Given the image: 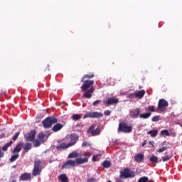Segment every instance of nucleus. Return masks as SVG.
Returning <instances> with one entry per match:
<instances>
[{
	"instance_id": "obj_17",
	"label": "nucleus",
	"mask_w": 182,
	"mask_h": 182,
	"mask_svg": "<svg viewBox=\"0 0 182 182\" xmlns=\"http://www.w3.org/2000/svg\"><path fill=\"white\" fill-rule=\"evenodd\" d=\"M22 147H23V143L19 142L18 144H17V145L16 146V147H14L13 150L14 154H18V153H19L21 150H22Z\"/></svg>"
},
{
	"instance_id": "obj_28",
	"label": "nucleus",
	"mask_w": 182,
	"mask_h": 182,
	"mask_svg": "<svg viewBox=\"0 0 182 182\" xmlns=\"http://www.w3.org/2000/svg\"><path fill=\"white\" fill-rule=\"evenodd\" d=\"M93 77H95V75H93V74H86L82 77L81 82H83V80H85V79H92Z\"/></svg>"
},
{
	"instance_id": "obj_37",
	"label": "nucleus",
	"mask_w": 182,
	"mask_h": 182,
	"mask_svg": "<svg viewBox=\"0 0 182 182\" xmlns=\"http://www.w3.org/2000/svg\"><path fill=\"white\" fill-rule=\"evenodd\" d=\"M19 134H21V132H16L12 137V140H14V141H16V139H18V137H19Z\"/></svg>"
},
{
	"instance_id": "obj_3",
	"label": "nucleus",
	"mask_w": 182,
	"mask_h": 182,
	"mask_svg": "<svg viewBox=\"0 0 182 182\" xmlns=\"http://www.w3.org/2000/svg\"><path fill=\"white\" fill-rule=\"evenodd\" d=\"M136 177V172L129 168H125L123 171H120V178H134Z\"/></svg>"
},
{
	"instance_id": "obj_45",
	"label": "nucleus",
	"mask_w": 182,
	"mask_h": 182,
	"mask_svg": "<svg viewBox=\"0 0 182 182\" xmlns=\"http://www.w3.org/2000/svg\"><path fill=\"white\" fill-rule=\"evenodd\" d=\"M84 156L87 157V159H89L90 157V152H86L85 153Z\"/></svg>"
},
{
	"instance_id": "obj_33",
	"label": "nucleus",
	"mask_w": 182,
	"mask_h": 182,
	"mask_svg": "<svg viewBox=\"0 0 182 182\" xmlns=\"http://www.w3.org/2000/svg\"><path fill=\"white\" fill-rule=\"evenodd\" d=\"M81 118H82V115L77 114H75L72 116L73 120H75V121L80 120Z\"/></svg>"
},
{
	"instance_id": "obj_16",
	"label": "nucleus",
	"mask_w": 182,
	"mask_h": 182,
	"mask_svg": "<svg viewBox=\"0 0 182 182\" xmlns=\"http://www.w3.org/2000/svg\"><path fill=\"white\" fill-rule=\"evenodd\" d=\"M31 180V173H24L19 177V181H29Z\"/></svg>"
},
{
	"instance_id": "obj_40",
	"label": "nucleus",
	"mask_w": 182,
	"mask_h": 182,
	"mask_svg": "<svg viewBox=\"0 0 182 182\" xmlns=\"http://www.w3.org/2000/svg\"><path fill=\"white\" fill-rule=\"evenodd\" d=\"M167 149V146H163L162 148H160L159 149H158V153H163V151H166Z\"/></svg>"
},
{
	"instance_id": "obj_46",
	"label": "nucleus",
	"mask_w": 182,
	"mask_h": 182,
	"mask_svg": "<svg viewBox=\"0 0 182 182\" xmlns=\"http://www.w3.org/2000/svg\"><path fill=\"white\" fill-rule=\"evenodd\" d=\"M4 152H2V151L0 149V159L4 157Z\"/></svg>"
},
{
	"instance_id": "obj_13",
	"label": "nucleus",
	"mask_w": 182,
	"mask_h": 182,
	"mask_svg": "<svg viewBox=\"0 0 182 182\" xmlns=\"http://www.w3.org/2000/svg\"><path fill=\"white\" fill-rule=\"evenodd\" d=\"M88 132L92 134V136H99V134H100V127H97L95 129V125H92L89 128Z\"/></svg>"
},
{
	"instance_id": "obj_26",
	"label": "nucleus",
	"mask_w": 182,
	"mask_h": 182,
	"mask_svg": "<svg viewBox=\"0 0 182 182\" xmlns=\"http://www.w3.org/2000/svg\"><path fill=\"white\" fill-rule=\"evenodd\" d=\"M18 159H19V154H14L10 158V163H14V161H16Z\"/></svg>"
},
{
	"instance_id": "obj_1",
	"label": "nucleus",
	"mask_w": 182,
	"mask_h": 182,
	"mask_svg": "<svg viewBox=\"0 0 182 182\" xmlns=\"http://www.w3.org/2000/svg\"><path fill=\"white\" fill-rule=\"evenodd\" d=\"M82 85L80 87L82 92H85L83 96L85 99H90L92 97V93L95 92L93 85L95 84L94 80H85L82 82Z\"/></svg>"
},
{
	"instance_id": "obj_43",
	"label": "nucleus",
	"mask_w": 182,
	"mask_h": 182,
	"mask_svg": "<svg viewBox=\"0 0 182 182\" xmlns=\"http://www.w3.org/2000/svg\"><path fill=\"white\" fill-rule=\"evenodd\" d=\"M96 180L97 179L95 178H90L87 180V182H95Z\"/></svg>"
},
{
	"instance_id": "obj_14",
	"label": "nucleus",
	"mask_w": 182,
	"mask_h": 182,
	"mask_svg": "<svg viewBox=\"0 0 182 182\" xmlns=\"http://www.w3.org/2000/svg\"><path fill=\"white\" fill-rule=\"evenodd\" d=\"M36 136V131L31 130L27 136H25L26 141H35V137Z\"/></svg>"
},
{
	"instance_id": "obj_38",
	"label": "nucleus",
	"mask_w": 182,
	"mask_h": 182,
	"mask_svg": "<svg viewBox=\"0 0 182 182\" xmlns=\"http://www.w3.org/2000/svg\"><path fill=\"white\" fill-rule=\"evenodd\" d=\"M33 146L34 147H39V146H41V141L38 139L35 140L33 141Z\"/></svg>"
},
{
	"instance_id": "obj_47",
	"label": "nucleus",
	"mask_w": 182,
	"mask_h": 182,
	"mask_svg": "<svg viewBox=\"0 0 182 182\" xmlns=\"http://www.w3.org/2000/svg\"><path fill=\"white\" fill-rule=\"evenodd\" d=\"M141 146L142 147H144V146H146V142L142 143Z\"/></svg>"
},
{
	"instance_id": "obj_4",
	"label": "nucleus",
	"mask_w": 182,
	"mask_h": 182,
	"mask_svg": "<svg viewBox=\"0 0 182 182\" xmlns=\"http://www.w3.org/2000/svg\"><path fill=\"white\" fill-rule=\"evenodd\" d=\"M42 162L40 159H36L34 160V166L32 171V176H41V173H42Z\"/></svg>"
},
{
	"instance_id": "obj_44",
	"label": "nucleus",
	"mask_w": 182,
	"mask_h": 182,
	"mask_svg": "<svg viewBox=\"0 0 182 182\" xmlns=\"http://www.w3.org/2000/svg\"><path fill=\"white\" fill-rule=\"evenodd\" d=\"M90 146L89 143H87V142H86V141H84V142H82V147H87V146Z\"/></svg>"
},
{
	"instance_id": "obj_7",
	"label": "nucleus",
	"mask_w": 182,
	"mask_h": 182,
	"mask_svg": "<svg viewBox=\"0 0 182 182\" xmlns=\"http://www.w3.org/2000/svg\"><path fill=\"white\" fill-rule=\"evenodd\" d=\"M69 147H71V146L69 144V139L68 137H65L62 140L58 141V144L55 146L57 150H60V149L64 150L65 149H69Z\"/></svg>"
},
{
	"instance_id": "obj_31",
	"label": "nucleus",
	"mask_w": 182,
	"mask_h": 182,
	"mask_svg": "<svg viewBox=\"0 0 182 182\" xmlns=\"http://www.w3.org/2000/svg\"><path fill=\"white\" fill-rule=\"evenodd\" d=\"M101 157H102V154L94 155L92 156V161H99Z\"/></svg>"
},
{
	"instance_id": "obj_39",
	"label": "nucleus",
	"mask_w": 182,
	"mask_h": 182,
	"mask_svg": "<svg viewBox=\"0 0 182 182\" xmlns=\"http://www.w3.org/2000/svg\"><path fill=\"white\" fill-rule=\"evenodd\" d=\"M170 159H171V156H162V161L164 162L168 161Z\"/></svg>"
},
{
	"instance_id": "obj_19",
	"label": "nucleus",
	"mask_w": 182,
	"mask_h": 182,
	"mask_svg": "<svg viewBox=\"0 0 182 182\" xmlns=\"http://www.w3.org/2000/svg\"><path fill=\"white\" fill-rule=\"evenodd\" d=\"M119 103V100L117 98H110L107 100L106 105L110 106L111 105H117Z\"/></svg>"
},
{
	"instance_id": "obj_49",
	"label": "nucleus",
	"mask_w": 182,
	"mask_h": 182,
	"mask_svg": "<svg viewBox=\"0 0 182 182\" xmlns=\"http://www.w3.org/2000/svg\"><path fill=\"white\" fill-rule=\"evenodd\" d=\"M149 143H150V144H151V141H150Z\"/></svg>"
},
{
	"instance_id": "obj_27",
	"label": "nucleus",
	"mask_w": 182,
	"mask_h": 182,
	"mask_svg": "<svg viewBox=\"0 0 182 182\" xmlns=\"http://www.w3.org/2000/svg\"><path fill=\"white\" fill-rule=\"evenodd\" d=\"M79 153L76 151H73L68 155V159H75V157H79Z\"/></svg>"
},
{
	"instance_id": "obj_25",
	"label": "nucleus",
	"mask_w": 182,
	"mask_h": 182,
	"mask_svg": "<svg viewBox=\"0 0 182 182\" xmlns=\"http://www.w3.org/2000/svg\"><path fill=\"white\" fill-rule=\"evenodd\" d=\"M102 166L104 167V168H109L112 167V163L109 161H104L102 162Z\"/></svg>"
},
{
	"instance_id": "obj_5",
	"label": "nucleus",
	"mask_w": 182,
	"mask_h": 182,
	"mask_svg": "<svg viewBox=\"0 0 182 182\" xmlns=\"http://www.w3.org/2000/svg\"><path fill=\"white\" fill-rule=\"evenodd\" d=\"M55 123H58V119L55 117H48L42 122L44 129H50Z\"/></svg>"
},
{
	"instance_id": "obj_18",
	"label": "nucleus",
	"mask_w": 182,
	"mask_h": 182,
	"mask_svg": "<svg viewBox=\"0 0 182 182\" xmlns=\"http://www.w3.org/2000/svg\"><path fill=\"white\" fill-rule=\"evenodd\" d=\"M62 129H63V124L58 123L53 127L52 130L54 132H57L62 130Z\"/></svg>"
},
{
	"instance_id": "obj_48",
	"label": "nucleus",
	"mask_w": 182,
	"mask_h": 182,
	"mask_svg": "<svg viewBox=\"0 0 182 182\" xmlns=\"http://www.w3.org/2000/svg\"><path fill=\"white\" fill-rule=\"evenodd\" d=\"M107 182H112V181L109 180V181H107Z\"/></svg>"
},
{
	"instance_id": "obj_35",
	"label": "nucleus",
	"mask_w": 182,
	"mask_h": 182,
	"mask_svg": "<svg viewBox=\"0 0 182 182\" xmlns=\"http://www.w3.org/2000/svg\"><path fill=\"white\" fill-rule=\"evenodd\" d=\"M161 136H170V133L168 132V130L164 129L161 132Z\"/></svg>"
},
{
	"instance_id": "obj_10",
	"label": "nucleus",
	"mask_w": 182,
	"mask_h": 182,
	"mask_svg": "<svg viewBox=\"0 0 182 182\" xmlns=\"http://www.w3.org/2000/svg\"><path fill=\"white\" fill-rule=\"evenodd\" d=\"M144 95H146V92L144 90L140 91H136L134 94H130V99H134V97H137V99H143L144 97Z\"/></svg>"
},
{
	"instance_id": "obj_15",
	"label": "nucleus",
	"mask_w": 182,
	"mask_h": 182,
	"mask_svg": "<svg viewBox=\"0 0 182 182\" xmlns=\"http://www.w3.org/2000/svg\"><path fill=\"white\" fill-rule=\"evenodd\" d=\"M134 161L136 163H143L144 161V154H136L134 157Z\"/></svg>"
},
{
	"instance_id": "obj_34",
	"label": "nucleus",
	"mask_w": 182,
	"mask_h": 182,
	"mask_svg": "<svg viewBox=\"0 0 182 182\" xmlns=\"http://www.w3.org/2000/svg\"><path fill=\"white\" fill-rule=\"evenodd\" d=\"M149 181V177L147 176H143L139 178L138 182H148Z\"/></svg>"
},
{
	"instance_id": "obj_23",
	"label": "nucleus",
	"mask_w": 182,
	"mask_h": 182,
	"mask_svg": "<svg viewBox=\"0 0 182 182\" xmlns=\"http://www.w3.org/2000/svg\"><path fill=\"white\" fill-rule=\"evenodd\" d=\"M14 144V141H10L9 143L5 144V145L2 147L3 151H6L8 150V148L11 147Z\"/></svg>"
},
{
	"instance_id": "obj_20",
	"label": "nucleus",
	"mask_w": 182,
	"mask_h": 182,
	"mask_svg": "<svg viewBox=\"0 0 182 182\" xmlns=\"http://www.w3.org/2000/svg\"><path fill=\"white\" fill-rule=\"evenodd\" d=\"M75 164H83L85 163H87V161H89V159L87 158H77L75 159Z\"/></svg>"
},
{
	"instance_id": "obj_24",
	"label": "nucleus",
	"mask_w": 182,
	"mask_h": 182,
	"mask_svg": "<svg viewBox=\"0 0 182 182\" xmlns=\"http://www.w3.org/2000/svg\"><path fill=\"white\" fill-rule=\"evenodd\" d=\"M159 134V131L157 129L150 130L147 132V134H150L151 137H156Z\"/></svg>"
},
{
	"instance_id": "obj_8",
	"label": "nucleus",
	"mask_w": 182,
	"mask_h": 182,
	"mask_svg": "<svg viewBox=\"0 0 182 182\" xmlns=\"http://www.w3.org/2000/svg\"><path fill=\"white\" fill-rule=\"evenodd\" d=\"M87 117H90L91 119H100L103 117V114L102 112H87L84 114L83 119H87Z\"/></svg>"
},
{
	"instance_id": "obj_21",
	"label": "nucleus",
	"mask_w": 182,
	"mask_h": 182,
	"mask_svg": "<svg viewBox=\"0 0 182 182\" xmlns=\"http://www.w3.org/2000/svg\"><path fill=\"white\" fill-rule=\"evenodd\" d=\"M58 180H60V182H69V178H68L65 173H62L58 176Z\"/></svg>"
},
{
	"instance_id": "obj_29",
	"label": "nucleus",
	"mask_w": 182,
	"mask_h": 182,
	"mask_svg": "<svg viewBox=\"0 0 182 182\" xmlns=\"http://www.w3.org/2000/svg\"><path fill=\"white\" fill-rule=\"evenodd\" d=\"M149 161H151V163H159V158L153 155L150 157Z\"/></svg>"
},
{
	"instance_id": "obj_42",
	"label": "nucleus",
	"mask_w": 182,
	"mask_h": 182,
	"mask_svg": "<svg viewBox=\"0 0 182 182\" xmlns=\"http://www.w3.org/2000/svg\"><path fill=\"white\" fill-rule=\"evenodd\" d=\"M111 113H112V111L110 110H106L104 112V114H105V116H110Z\"/></svg>"
},
{
	"instance_id": "obj_11",
	"label": "nucleus",
	"mask_w": 182,
	"mask_h": 182,
	"mask_svg": "<svg viewBox=\"0 0 182 182\" xmlns=\"http://www.w3.org/2000/svg\"><path fill=\"white\" fill-rule=\"evenodd\" d=\"M68 137L69 139V141L68 142L70 144V146H75V144H76L77 141L79 140V136L76 134H71L70 135V136H65Z\"/></svg>"
},
{
	"instance_id": "obj_6",
	"label": "nucleus",
	"mask_w": 182,
	"mask_h": 182,
	"mask_svg": "<svg viewBox=\"0 0 182 182\" xmlns=\"http://www.w3.org/2000/svg\"><path fill=\"white\" fill-rule=\"evenodd\" d=\"M133 127L128 125L126 122H119L118 127V133H132Z\"/></svg>"
},
{
	"instance_id": "obj_36",
	"label": "nucleus",
	"mask_w": 182,
	"mask_h": 182,
	"mask_svg": "<svg viewBox=\"0 0 182 182\" xmlns=\"http://www.w3.org/2000/svg\"><path fill=\"white\" fill-rule=\"evenodd\" d=\"M152 122H159V120H161V118L160 117V115L154 116L151 118Z\"/></svg>"
},
{
	"instance_id": "obj_12",
	"label": "nucleus",
	"mask_w": 182,
	"mask_h": 182,
	"mask_svg": "<svg viewBox=\"0 0 182 182\" xmlns=\"http://www.w3.org/2000/svg\"><path fill=\"white\" fill-rule=\"evenodd\" d=\"M75 166H76L75 161L68 160L61 166V170H65V168H72V167H75Z\"/></svg>"
},
{
	"instance_id": "obj_41",
	"label": "nucleus",
	"mask_w": 182,
	"mask_h": 182,
	"mask_svg": "<svg viewBox=\"0 0 182 182\" xmlns=\"http://www.w3.org/2000/svg\"><path fill=\"white\" fill-rule=\"evenodd\" d=\"M101 101L100 100H96L92 103V106H97V105H100Z\"/></svg>"
},
{
	"instance_id": "obj_22",
	"label": "nucleus",
	"mask_w": 182,
	"mask_h": 182,
	"mask_svg": "<svg viewBox=\"0 0 182 182\" xmlns=\"http://www.w3.org/2000/svg\"><path fill=\"white\" fill-rule=\"evenodd\" d=\"M32 149V144L31 143H26L25 144L23 149V153H28L29 150Z\"/></svg>"
},
{
	"instance_id": "obj_30",
	"label": "nucleus",
	"mask_w": 182,
	"mask_h": 182,
	"mask_svg": "<svg viewBox=\"0 0 182 182\" xmlns=\"http://www.w3.org/2000/svg\"><path fill=\"white\" fill-rule=\"evenodd\" d=\"M45 137H46V135H45V134L43 133H40L38 134V139L39 140H41V141H42L43 143H45V141H46V140H45Z\"/></svg>"
},
{
	"instance_id": "obj_9",
	"label": "nucleus",
	"mask_w": 182,
	"mask_h": 182,
	"mask_svg": "<svg viewBox=\"0 0 182 182\" xmlns=\"http://www.w3.org/2000/svg\"><path fill=\"white\" fill-rule=\"evenodd\" d=\"M167 107H168V102L164 99L159 100L158 103V110L166 112Z\"/></svg>"
},
{
	"instance_id": "obj_2",
	"label": "nucleus",
	"mask_w": 182,
	"mask_h": 182,
	"mask_svg": "<svg viewBox=\"0 0 182 182\" xmlns=\"http://www.w3.org/2000/svg\"><path fill=\"white\" fill-rule=\"evenodd\" d=\"M141 113V109L140 108H135L129 110V117L132 119H149L151 116V112Z\"/></svg>"
},
{
	"instance_id": "obj_32",
	"label": "nucleus",
	"mask_w": 182,
	"mask_h": 182,
	"mask_svg": "<svg viewBox=\"0 0 182 182\" xmlns=\"http://www.w3.org/2000/svg\"><path fill=\"white\" fill-rule=\"evenodd\" d=\"M145 110L146 112H156V109H154V105H150L148 107H145Z\"/></svg>"
}]
</instances>
